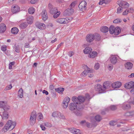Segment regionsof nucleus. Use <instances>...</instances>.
Instances as JSON below:
<instances>
[{
	"mask_svg": "<svg viewBox=\"0 0 134 134\" xmlns=\"http://www.w3.org/2000/svg\"><path fill=\"white\" fill-rule=\"evenodd\" d=\"M58 113L59 114L58 117L60 119H65V117L63 114H62V113L59 112V113Z\"/></svg>",
	"mask_w": 134,
	"mask_h": 134,
	"instance_id": "obj_43",
	"label": "nucleus"
},
{
	"mask_svg": "<svg viewBox=\"0 0 134 134\" xmlns=\"http://www.w3.org/2000/svg\"><path fill=\"white\" fill-rule=\"evenodd\" d=\"M92 51V49L90 48L87 47L86 48L83 50V52L85 54H88L91 52Z\"/></svg>",
	"mask_w": 134,
	"mask_h": 134,
	"instance_id": "obj_33",
	"label": "nucleus"
},
{
	"mask_svg": "<svg viewBox=\"0 0 134 134\" xmlns=\"http://www.w3.org/2000/svg\"><path fill=\"white\" fill-rule=\"evenodd\" d=\"M87 3L84 1H82L79 4V9L81 11H84L86 9Z\"/></svg>",
	"mask_w": 134,
	"mask_h": 134,
	"instance_id": "obj_6",
	"label": "nucleus"
},
{
	"mask_svg": "<svg viewBox=\"0 0 134 134\" xmlns=\"http://www.w3.org/2000/svg\"><path fill=\"white\" fill-rule=\"evenodd\" d=\"M70 100V98L68 97H66L64 98L62 105L64 108H67Z\"/></svg>",
	"mask_w": 134,
	"mask_h": 134,
	"instance_id": "obj_9",
	"label": "nucleus"
},
{
	"mask_svg": "<svg viewBox=\"0 0 134 134\" xmlns=\"http://www.w3.org/2000/svg\"><path fill=\"white\" fill-rule=\"evenodd\" d=\"M85 67L86 68H87V69L83 71L82 73L83 75H86L88 73H92L93 72V69L89 68L87 66H86Z\"/></svg>",
	"mask_w": 134,
	"mask_h": 134,
	"instance_id": "obj_13",
	"label": "nucleus"
},
{
	"mask_svg": "<svg viewBox=\"0 0 134 134\" xmlns=\"http://www.w3.org/2000/svg\"><path fill=\"white\" fill-rule=\"evenodd\" d=\"M94 38L96 40L99 41L100 40V37L99 34H96L94 35Z\"/></svg>",
	"mask_w": 134,
	"mask_h": 134,
	"instance_id": "obj_41",
	"label": "nucleus"
},
{
	"mask_svg": "<svg viewBox=\"0 0 134 134\" xmlns=\"http://www.w3.org/2000/svg\"><path fill=\"white\" fill-rule=\"evenodd\" d=\"M12 11L13 13H16L19 10V7L17 5L13 6L12 8Z\"/></svg>",
	"mask_w": 134,
	"mask_h": 134,
	"instance_id": "obj_25",
	"label": "nucleus"
},
{
	"mask_svg": "<svg viewBox=\"0 0 134 134\" xmlns=\"http://www.w3.org/2000/svg\"><path fill=\"white\" fill-rule=\"evenodd\" d=\"M121 85V83L120 82L117 81L113 83L112 85V86L114 88H118L120 87Z\"/></svg>",
	"mask_w": 134,
	"mask_h": 134,
	"instance_id": "obj_16",
	"label": "nucleus"
},
{
	"mask_svg": "<svg viewBox=\"0 0 134 134\" xmlns=\"http://www.w3.org/2000/svg\"><path fill=\"white\" fill-rule=\"evenodd\" d=\"M28 24L27 23L25 22L21 24L19 26L21 29H23L26 28Z\"/></svg>",
	"mask_w": 134,
	"mask_h": 134,
	"instance_id": "obj_36",
	"label": "nucleus"
},
{
	"mask_svg": "<svg viewBox=\"0 0 134 134\" xmlns=\"http://www.w3.org/2000/svg\"><path fill=\"white\" fill-rule=\"evenodd\" d=\"M100 31L103 32H106L108 31L109 29L108 27L106 26L102 27L100 29Z\"/></svg>",
	"mask_w": 134,
	"mask_h": 134,
	"instance_id": "obj_29",
	"label": "nucleus"
},
{
	"mask_svg": "<svg viewBox=\"0 0 134 134\" xmlns=\"http://www.w3.org/2000/svg\"><path fill=\"white\" fill-rule=\"evenodd\" d=\"M114 34L115 35H118L121 32V29L119 27H116L115 28Z\"/></svg>",
	"mask_w": 134,
	"mask_h": 134,
	"instance_id": "obj_26",
	"label": "nucleus"
},
{
	"mask_svg": "<svg viewBox=\"0 0 134 134\" xmlns=\"http://www.w3.org/2000/svg\"><path fill=\"white\" fill-rule=\"evenodd\" d=\"M116 124V122L115 121H111L109 122V124L111 126H114Z\"/></svg>",
	"mask_w": 134,
	"mask_h": 134,
	"instance_id": "obj_52",
	"label": "nucleus"
},
{
	"mask_svg": "<svg viewBox=\"0 0 134 134\" xmlns=\"http://www.w3.org/2000/svg\"><path fill=\"white\" fill-rule=\"evenodd\" d=\"M128 11H129V13H133L134 12V10L132 8H131L130 9H127Z\"/></svg>",
	"mask_w": 134,
	"mask_h": 134,
	"instance_id": "obj_54",
	"label": "nucleus"
},
{
	"mask_svg": "<svg viewBox=\"0 0 134 134\" xmlns=\"http://www.w3.org/2000/svg\"><path fill=\"white\" fill-rule=\"evenodd\" d=\"M75 97L77 98V99L76 101V102L80 106L81 105L82 107V108L83 107L82 103L85 100L89 101L90 99V96L88 94L86 95L85 98L84 97L81 96H79L78 98L76 97Z\"/></svg>",
	"mask_w": 134,
	"mask_h": 134,
	"instance_id": "obj_4",
	"label": "nucleus"
},
{
	"mask_svg": "<svg viewBox=\"0 0 134 134\" xmlns=\"http://www.w3.org/2000/svg\"><path fill=\"white\" fill-rule=\"evenodd\" d=\"M48 8L49 10V12L51 14H54L58 10L56 7H53V5L50 4H49Z\"/></svg>",
	"mask_w": 134,
	"mask_h": 134,
	"instance_id": "obj_8",
	"label": "nucleus"
},
{
	"mask_svg": "<svg viewBox=\"0 0 134 134\" xmlns=\"http://www.w3.org/2000/svg\"><path fill=\"white\" fill-rule=\"evenodd\" d=\"M12 85L10 84L9 85L7 86L5 88V89L6 90H10L12 87Z\"/></svg>",
	"mask_w": 134,
	"mask_h": 134,
	"instance_id": "obj_57",
	"label": "nucleus"
},
{
	"mask_svg": "<svg viewBox=\"0 0 134 134\" xmlns=\"http://www.w3.org/2000/svg\"><path fill=\"white\" fill-rule=\"evenodd\" d=\"M35 10V9L34 7H31L29 9L28 12L30 14H32L34 13Z\"/></svg>",
	"mask_w": 134,
	"mask_h": 134,
	"instance_id": "obj_35",
	"label": "nucleus"
},
{
	"mask_svg": "<svg viewBox=\"0 0 134 134\" xmlns=\"http://www.w3.org/2000/svg\"><path fill=\"white\" fill-rule=\"evenodd\" d=\"M16 0H9L8 1V3L9 4H13L14 1Z\"/></svg>",
	"mask_w": 134,
	"mask_h": 134,
	"instance_id": "obj_62",
	"label": "nucleus"
},
{
	"mask_svg": "<svg viewBox=\"0 0 134 134\" xmlns=\"http://www.w3.org/2000/svg\"><path fill=\"white\" fill-rule=\"evenodd\" d=\"M56 21L59 23L61 24H65L68 23L67 20L64 18H59L57 19Z\"/></svg>",
	"mask_w": 134,
	"mask_h": 134,
	"instance_id": "obj_18",
	"label": "nucleus"
},
{
	"mask_svg": "<svg viewBox=\"0 0 134 134\" xmlns=\"http://www.w3.org/2000/svg\"><path fill=\"white\" fill-rule=\"evenodd\" d=\"M122 108L124 110L129 109L131 108V105L129 103L123 104L122 106Z\"/></svg>",
	"mask_w": 134,
	"mask_h": 134,
	"instance_id": "obj_21",
	"label": "nucleus"
},
{
	"mask_svg": "<svg viewBox=\"0 0 134 134\" xmlns=\"http://www.w3.org/2000/svg\"><path fill=\"white\" fill-rule=\"evenodd\" d=\"M110 59L111 63L113 64H115L117 62V58L115 55L111 56L110 57Z\"/></svg>",
	"mask_w": 134,
	"mask_h": 134,
	"instance_id": "obj_20",
	"label": "nucleus"
},
{
	"mask_svg": "<svg viewBox=\"0 0 134 134\" xmlns=\"http://www.w3.org/2000/svg\"><path fill=\"white\" fill-rule=\"evenodd\" d=\"M11 31L12 34H16L18 33L19 30L17 27H14L11 29Z\"/></svg>",
	"mask_w": 134,
	"mask_h": 134,
	"instance_id": "obj_28",
	"label": "nucleus"
},
{
	"mask_svg": "<svg viewBox=\"0 0 134 134\" xmlns=\"http://www.w3.org/2000/svg\"><path fill=\"white\" fill-rule=\"evenodd\" d=\"M41 15L43 20L45 21L47 20L48 18V16L46 10L44 9L42 10L41 13Z\"/></svg>",
	"mask_w": 134,
	"mask_h": 134,
	"instance_id": "obj_14",
	"label": "nucleus"
},
{
	"mask_svg": "<svg viewBox=\"0 0 134 134\" xmlns=\"http://www.w3.org/2000/svg\"><path fill=\"white\" fill-rule=\"evenodd\" d=\"M2 50L3 51H5L6 50V48L5 46H2L1 48Z\"/></svg>",
	"mask_w": 134,
	"mask_h": 134,
	"instance_id": "obj_64",
	"label": "nucleus"
},
{
	"mask_svg": "<svg viewBox=\"0 0 134 134\" xmlns=\"http://www.w3.org/2000/svg\"><path fill=\"white\" fill-rule=\"evenodd\" d=\"M77 99L76 97H72V100L73 103H71L69 104V108L70 110L73 111L77 115L80 116L82 114L80 110L82 108V107L81 105L80 106L76 102Z\"/></svg>",
	"mask_w": 134,
	"mask_h": 134,
	"instance_id": "obj_1",
	"label": "nucleus"
},
{
	"mask_svg": "<svg viewBox=\"0 0 134 134\" xmlns=\"http://www.w3.org/2000/svg\"><path fill=\"white\" fill-rule=\"evenodd\" d=\"M36 26L39 29L43 30L46 28V26L44 24L39 22L37 23L36 24Z\"/></svg>",
	"mask_w": 134,
	"mask_h": 134,
	"instance_id": "obj_15",
	"label": "nucleus"
},
{
	"mask_svg": "<svg viewBox=\"0 0 134 134\" xmlns=\"http://www.w3.org/2000/svg\"><path fill=\"white\" fill-rule=\"evenodd\" d=\"M109 110L108 109H105L104 110H102L101 112V114L102 115H104L105 114V111H108Z\"/></svg>",
	"mask_w": 134,
	"mask_h": 134,
	"instance_id": "obj_63",
	"label": "nucleus"
},
{
	"mask_svg": "<svg viewBox=\"0 0 134 134\" xmlns=\"http://www.w3.org/2000/svg\"><path fill=\"white\" fill-rule=\"evenodd\" d=\"M118 4L119 6L117 10V13H119L122 11V8H128L129 6L128 3L122 0H119L118 1Z\"/></svg>",
	"mask_w": 134,
	"mask_h": 134,
	"instance_id": "obj_3",
	"label": "nucleus"
},
{
	"mask_svg": "<svg viewBox=\"0 0 134 134\" xmlns=\"http://www.w3.org/2000/svg\"><path fill=\"white\" fill-rule=\"evenodd\" d=\"M0 114L3 119H7L8 118V114L7 112L0 113Z\"/></svg>",
	"mask_w": 134,
	"mask_h": 134,
	"instance_id": "obj_23",
	"label": "nucleus"
},
{
	"mask_svg": "<svg viewBox=\"0 0 134 134\" xmlns=\"http://www.w3.org/2000/svg\"><path fill=\"white\" fill-rule=\"evenodd\" d=\"M68 9L65 10L63 13V15L64 16H68L70 15Z\"/></svg>",
	"mask_w": 134,
	"mask_h": 134,
	"instance_id": "obj_49",
	"label": "nucleus"
},
{
	"mask_svg": "<svg viewBox=\"0 0 134 134\" xmlns=\"http://www.w3.org/2000/svg\"><path fill=\"white\" fill-rule=\"evenodd\" d=\"M115 27L113 26H111L109 28V32L110 34H113L114 32Z\"/></svg>",
	"mask_w": 134,
	"mask_h": 134,
	"instance_id": "obj_37",
	"label": "nucleus"
},
{
	"mask_svg": "<svg viewBox=\"0 0 134 134\" xmlns=\"http://www.w3.org/2000/svg\"><path fill=\"white\" fill-rule=\"evenodd\" d=\"M15 62H14L10 63L9 64V69H12V65H14L15 64Z\"/></svg>",
	"mask_w": 134,
	"mask_h": 134,
	"instance_id": "obj_51",
	"label": "nucleus"
},
{
	"mask_svg": "<svg viewBox=\"0 0 134 134\" xmlns=\"http://www.w3.org/2000/svg\"><path fill=\"white\" fill-rule=\"evenodd\" d=\"M95 88L96 90L98 91L99 93H102L105 92L102 86L100 84H97Z\"/></svg>",
	"mask_w": 134,
	"mask_h": 134,
	"instance_id": "obj_11",
	"label": "nucleus"
},
{
	"mask_svg": "<svg viewBox=\"0 0 134 134\" xmlns=\"http://www.w3.org/2000/svg\"><path fill=\"white\" fill-rule=\"evenodd\" d=\"M5 104L3 101H0V107H3Z\"/></svg>",
	"mask_w": 134,
	"mask_h": 134,
	"instance_id": "obj_60",
	"label": "nucleus"
},
{
	"mask_svg": "<svg viewBox=\"0 0 134 134\" xmlns=\"http://www.w3.org/2000/svg\"><path fill=\"white\" fill-rule=\"evenodd\" d=\"M77 3V2L76 1H74L72 2L70 4L69 6L70 8H73L75 7V6Z\"/></svg>",
	"mask_w": 134,
	"mask_h": 134,
	"instance_id": "obj_47",
	"label": "nucleus"
},
{
	"mask_svg": "<svg viewBox=\"0 0 134 134\" xmlns=\"http://www.w3.org/2000/svg\"><path fill=\"white\" fill-rule=\"evenodd\" d=\"M91 123H90L88 122H86V125L87 127L88 128H91L93 126H95L97 125L96 123V121L94 120L93 118L91 119Z\"/></svg>",
	"mask_w": 134,
	"mask_h": 134,
	"instance_id": "obj_7",
	"label": "nucleus"
},
{
	"mask_svg": "<svg viewBox=\"0 0 134 134\" xmlns=\"http://www.w3.org/2000/svg\"><path fill=\"white\" fill-rule=\"evenodd\" d=\"M16 125V123L15 122H13L12 121L9 120L7 122L1 131L4 133L9 129L11 130L14 128Z\"/></svg>",
	"mask_w": 134,
	"mask_h": 134,
	"instance_id": "obj_2",
	"label": "nucleus"
},
{
	"mask_svg": "<svg viewBox=\"0 0 134 134\" xmlns=\"http://www.w3.org/2000/svg\"><path fill=\"white\" fill-rule=\"evenodd\" d=\"M9 109V107L8 105H6L5 104V105L2 108H0V113H2L3 112H7Z\"/></svg>",
	"mask_w": 134,
	"mask_h": 134,
	"instance_id": "obj_19",
	"label": "nucleus"
},
{
	"mask_svg": "<svg viewBox=\"0 0 134 134\" xmlns=\"http://www.w3.org/2000/svg\"><path fill=\"white\" fill-rule=\"evenodd\" d=\"M95 119L96 121L99 122L102 119V117L100 115H97L95 116Z\"/></svg>",
	"mask_w": 134,
	"mask_h": 134,
	"instance_id": "obj_39",
	"label": "nucleus"
},
{
	"mask_svg": "<svg viewBox=\"0 0 134 134\" xmlns=\"http://www.w3.org/2000/svg\"><path fill=\"white\" fill-rule=\"evenodd\" d=\"M97 53L96 52H93L92 53H90L88 55L89 57L94 58L97 55Z\"/></svg>",
	"mask_w": 134,
	"mask_h": 134,
	"instance_id": "obj_34",
	"label": "nucleus"
},
{
	"mask_svg": "<svg viewBox=\"0 0 134 134\" xmlns=\"http://www.w3.org/2000/svg\"><path fill=\"white\" fill-rule=\"evenodd\" d=\"M124 87L127 89H130L134 87V82L131 81L128 83L125 84L124 85Z\"/></svg>",
	"mask_w": 134,
	"mask_h": 134,
	"instance_id": "obj_12",
	"label": "nucleus"
},
{
	"mask_svg": "<svg viewBox=\"0 0 134 134\" xmlns=\"http://www.w3.org/2000/svg\"><path fill=\"white\" fill-rule=\"evenodd\" d=\"M38 1V0H31L30 2L32 4H35L37 3Z\"/></svg>",
	"mask_w": 134,
	"mask_h": 134,
	"instance_id": "obj_56",
	"label": "nucleus"
},
{
	"mask_svg": "<svg viewBox=\"0 0 134 134\" xmlns=\"http://www.w3.org/2000/svg\"><path fill=\"white\" fill-rule=\"evenodd\" d=\"M15 51L17 53H19L20 51V47L19 45L15 46Z\"/></svg>",
	"mask_w": 134,
	"mask_h": 134,
	"instance_id": "obj_48",
	"label": "nucleus"
},
{
	"mask_svg": "<svg viewBox=\"0 0 134 134\" xmlns=\"http://www.w3.org/2000/svg\"><path fill=\"white\" fill-rule=\"evenodd\" d=\"M113 66L112 65L110 64L109 65L108 69L110 71L111 70L113 69Z\"/></svg>",
	"mask_w": 134,
	"mask_h": 134,
	"instance_id": "obj_61",
	"label": "nucleus"
},
{
	"mask_svg": "<svg viewBox=\"0 0 134 134\" xmlns=\"http://www.w3.org/2000/svg\"><path fill=\"white\" fill-rule=\"evenodd\" d=\"M94 35L92 34H88L86 37V40L90 42L92 41L94 39Z\"/></svg>",
	"mask_w": 134,
	"mask_h": 134,
	"instance_id": "obj_10",
	"label": "nucleus"
},
{
	"mask_svg": "<svg viewBox=\"0 0 134 134\" xmlns=\"http://www.w3.org/2000/svg\"><path fill=\"white\" fill-rule=\"evenodd\" d=\"M59 112L54 111L53 113L52 114V116L54 118H57L58 117Z\"/></svg>",
	"mask_w": 134,
	"mask_h": 134,
	"instance_id": "obj_42",
	"label": "nucleus"
},
{
	"mask_svg": "<svg viewBox=\"0 0 134 134\" xmlns=\"http://www.w3.org/2000/svg\"><path fill=\"white\" fill-rule=\"evenodd\" d=\"M68 11H69V14L70 15L73 13L74 12V9L72 8H70L68 9Z\"/></svg>",
	"mask_w": 134,
	"mask_h": 134,
	"instance_id": "obj_50",
	"label": "nucleus"
},
{
	"mask_svg": "<svg viewBox=\"0 0 134 134\" xmlns=\"http://www.w3.org/2000/svg\"><path fill=\"white\" fill-rule=\"evenodd\" d=\"M111 86V84L108 82H106L103 83V87L104 91L106 89L109 88Z\"/></svg>",
	"mask_w": 134,
	"mask_h": 134,
	"instance_id": "obj_22",
	"label": "nucleus"
},
{
	"mask_svg": "<svg viewBox=\"0 0 134 134\" xmlns=\"http://www.w3.org/2000/svg\"><path fill=\"white\" fill-rule=\"evenodd\" d=\"M125 66L126 69H130L132 67L133 64L132 63L129 62L126 63Z\"/></svg>",
	"mask_w": 134,
	"mask_h": 134,
	"instance_id": "obj_24",
	"label": "nucleus"
},
{
	"mask_svg": "<svg viewBox=\"0 0 134 134\" xmlns=\"http://www.w3.org/2000/svg\"><path fill=\"white\" fill-rule=\"evenodd\" d=\"M55 90L56 91L59 93H60L63 92L64 91V88H63L60 87L57 88L55 89Z\"/></svg>",
	"mask_w": 134,
	"mask_h": 134,
	"instance_id": "obj_40",
	"label": "nucleus"
},
{
	"mask_svg": "<svg viewBox=\"0 0 134 134\" xmlns=\"http://www.w3.org/2000/svg\"><path fill=\"white\" fill-rule=\"evenodd\" d=\"M134 115V111H128L125 114L126 116H132Z\"/></svg>",
	"mask_w": 134,
	"mask_h": 134,
	"instance_id": "obj_30",
	"label": "nucleus"
},
{
	"mask_svg": "<svg viewBox=\"0 0 134 134\" xmlns=\"http://www.w3.org/2000/svg\"><path fill=\"white\" fill-rule=\"evenodd\" d=\"M74 133L76 134H81V133L80 130L76 129H75V131H74Z\"/></svg>",
	"mask_w": 134,
	"mask_h": 134,
	"instance_id": "obj_58",
	"label": "nucleus"
},
{
	"mask_svg": "<svg viewBox=\"0 0 134 134\" xmlns=\"http://www.w3.org/2000/svg\"><path fill=\"white\" fill-rule=\"evenodd\" d=\"M99 64L98 63H97L94 66V68L96 69L97 70L99 68Z\"/></svg>",
	"mask_w": 134,
	"mask_h": 134,
	"instance_id": "obj_53",
	"label": "nucleus"
},
{
	"mask_svg": "<svg viewBox=\"0 0 134 134\" xmlns=\"http://www.w3.org/2000/svg\"><path fill=\"white\" fill-rule=\"evenodd\" d=\"M110 109L111 110H114L117 109L116 106L114 105H112L109 107Z\"/></svg>",
	"mask_w": 134,
	"mask_h": 134,
	"instance_id": "obj_45",
	"label": "nucleus"
},
{
	"mask_svg": "<svg viewBox=\"0 0 134 134\" xmlns=\"http://www.w3.org/2000/svg\"><path fill=\"white\" fill-rule=\"evenodd\" d=\"M36 113L33 111L31 113L30 119V122L31 125H34L36 122Z\"/></svg>",
	"mask_w": 134,
	"mask_h": 134,
	"instance_id": "obj_5",
	"label": "nucleus"
},
{
	"mask_svg": "<svg viewBox=\"0 0 134 134\" xmlns=\"http://www.w3.org/2000/svg\"><path fill=\"white\" fill-rule=\"evenodd\" d=\"M68 130H69V131L72 132V133H74V131H75V129L73 128H70L68 129Z\"/></svg>",
	"mask_w": 134,
	"mask_h": 134,
	"instance_id": "obj_59",
	"label": "nucleus"
},
{
	"mask_svg": "<svg viewBox=\"0 0 134 134\" xmlns=\"http://www.w3.org/2000/svg\"><path fill=\"white\" fill-rule=\"evenodd\" d=\"M6 25L3 23L0 24V33H2L6 30Z\"/></svg>",
	"mask_w": 134,
	"mask_h": 134,
	"instance_id": "obj_17",
	"label": "nucleus"
},
{
	"mask_svg": "<svg viewBox=\"0 0 134 134\" xmlns=\"http://www.w3.org/2000/svg\"><path fill=\"white\" fill-rule=\"evenodd\" d=\"M33 18L32 16H28L27 19V21L28 24H31L33 22Z\"/></svg>",
	"mask_w": 134,
	"mask_h": 134,
	"instance_id": "obj_27",
	"label": "nucleus"
},
{
	"mask_svg": "<svg viewBox=\"0 0 134 134\" xmlns=\"http://www.w3.org/2000/svg\"><path fill=\"white\" fill-rule=\"evenodd\" d=\"M18 97L20 98H22L23 97V90L22 88H21L18 91Z\"/></svg>",
	"mask_w": 134,
	"mask_h": 134,
	"instance_id": "obj_31",
	"label": "nucleus"
},
{
	"mask_svg": "<svg viewBox=\"0 0 134 134\" xmlns=\"http://www.w3.org/2000/svg\"><path fill=\"white\" fill-rule=\"evenodd\" d=\"M55 14L53 15V17L54 18H57L60 14V11H57L56 13H54Z\"/></svg>",
	"mask_w": 134,
	"mask_h": 134,
	"instance_id": "obj_44",
	"label": "nucleus"
},
{
	"mask_svg": "<svg viewBox=\"0 0 134 134\" xmlns=\"http://www.w3.org/2000/svg\"><path fill=\"white\" fill-rule=\"evenodd\" d=\"M37 115L38 116V117L37 118V120L38 121L42 120L43 119V116L42 114L41 113H39L37 114Z\"/></svg>",
	"mask_w": 134,
	"mask_h": 134,
	"instance_id": "obj_38",
	"label": "nucleus"
},
{
	"mask_svg": "<svg viewBox=\"0 0 134 134\" xmlns=\"http://www.w3.org/2000/svg\"><path fill=\"white\" fill-rule=\"evenodd\" d=\"M121 20L120 19H117L113 21V23H119L121 22Z\"/></svg>",
	"mask_w": 134,
	"mask_h": 134,
	"instance_id": "obj_46",
	"label": "nucleus"
},
{
	"mask_svg": "<svg viewBox=\"0 0 134 134\" xmlns=\"http://www.w3.org/2000/svg\"><path fill=\"white\" fill-rule=\"evenodd\" d=\"M129 13V11H128L127 9H126L123 13L122 15H126Z\"/></svg>",
	"mask_w": 134,
	"mask_h": 134,
	"instance_id": "obj_55",
	"label": "nucleus"
},
{
	"mask_svg": "<svg viewBox=\"0 0 134 134\" xmlns=\"http://www.w3.org/2000/svg\"><path fill=\"white\" fill-rule=\"evenodd\" d=\"M110 2V0H100L99 4L102 5L103 3L108 4Z\"/></svg>",
	"mask_w": 134,
	"mask_h": 134,
	"instance_id": "obj_32",
	"label": "nucleus"
}]
</instances>
